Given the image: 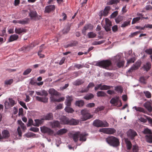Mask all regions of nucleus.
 <instances>
[{
    "label": "nucleus",
    "mask_w": 152,
    "mask_h": 152,
    "mask_svg": "<svg viewBox=\"0 0 152 152\" xmlns=\"http://www.w3.org/2000/svg\"><path fill=\"white\" fill-rule=\"evenodd\" d=\"M93 28V26L91 24H89L85 25L82 30V34L84 35H86V31L89 29L92 30Z\"/></svg>",
    "instance_id": "obj_10"
},
{
    "label": "nucleus",
    "mask_w": 152,
    "mask_h": 152,
    "mask_svg": "<svg viewBox=\"0 0 152 152\" xmlns=\"http://www.w3.org/2000/svg\"><path fill=\"white\" fill-rule=\"evenodd\" d=\"M40 129L42 133H47L49 135H52L54 133V131L53 130L46 126H42L40 127Z\"/></svg>",
    "instance_id": "obj_6"
},
{
    "label": "nucleus",
    "mask_w": 152,
    "mask_h": 152,
    "mask_svg": "<svg viewBox=\"0 0 152 152\" xmlns=\"http://www.w3.org/2000/svg\"><path fill=\"white\" fill-rule=\"evenodd\" d=\"M66 99L65 102V104L67 106H69L71 105V102L73 100L72 97L69 96L66 97Z\"/></svg>",
    "instance_id": "obj_22"
},
{
    "label": "nucleus",
    "mask_w": 152,
    "mask_h": 152,
    "mask_svg": "<svg viewBox=\"0 0 152 152\" xmlns=\"http://www.w3.org/2000/svg\"><path fill=\"white\" fill-rule=\"evenodd\" d=\"M99 131L107 134H113L116 132V130L114 128H108L100 129Z\"/></svg>",
    "instance_id": "obj_4"
},
{
    "label": "nucleus",
    "mask_w": 152,
    "mask_h": 152,
    "mask_svg": "<svg viewBox=\"0 0 152 152\" xmlns=\"http://www.w3.org/2000/svg\"><path fill=\"white\" fill-rule=\"evenodd\" d=\"M78 44V42L76 41H73L67 45V47L76 46Z\"/></svg>",
    "instance_id": "obj_38"
},
{
    "label": "nucleus",
    "mask_w": 152,
    "mask_h": 152,
    "mask_svg": "<svg viewBox=\"0 0 152 152\" xmlns=\"http://www.w3.org/2000/svg\"><path fill=\"white\" fill-rule=\"evenodd\" d=\"M112 87H113L112 86H110L106 85H102V84H101V88H100V90H107V89H110Z\"/></svg>",
    "instance_id": "obj_40"
},
{
    "label": "nucleus",
    "mask_w": 152,
    "mask_h": 152,
    "mask_svg": "<svg viewBox=\"0 0 152 152\" xmlns=\"http://www.w3.org/2000/svg\"><path fill=\"white\" fill-rule=\"evenodd\" d=\"M125 141L127 149L129 150H130L132 148V145L130 141L128 140V139H126L125 140Z\"/></svg>",
    "instance_id": "obj_26"
},
{
    "label": "nucleus",
    "mask_w": 152,
    "mask_h": 152,
    "mask_svg": "<svg viewBox=\"0 0 152 152\" xmlns=\"http://www.w3.org/2000/svg\"><path fill=\"white\" fill-rule=\"evenodd\" d=\"M84 82L82 80L77 79L73 83V84L75 86H79L83 84Z\"/></svg>",
    "instance_id": "obj_35"
},
{
    "label": "nucleus",
    "mask_w": 152,
    "mask_h": 152,
    "mask_svg": "<svg viewBox=\"0 0 152 152\" xmlns=\"http://www.w3.org/2000/svg\"><path fill=\"white\" fill-rule=\"evenodd\" d=\"M29 15L31 17V19L34 18V20H38L40 19L41 17V16H39L37 15L36 12L33 10H30L29 12Z\"/></svg>",
    "instance_id": "obj_7"
},
{
    "label": "nucleus",
    "mask_w": 152,
    "mask_h": 152,
    "mask_svg": "<svg viewBox=\"0 0 152 152\" xmlns=\"http://www.w3.org/2000/svg\"><path fill=\"white\" fill-rule=\"evenodd\" d=\"M141 32L140 31H137L135 32L132 33L129 36L130 37H132L135 36L137 35L139 33Z\"/></svg>",
    "instance_id": "obj_53"
},
{
    "label": "nucleus",
    "mask_w": 152,
    "mask_h": 152,
    "mask_svg": "<svg viewBox=\"0 0 152 152\" xmlns=\"http://www.w3.org/2000/svg\"><path fill=\"white\" fill-rule=\"evenodd\" d=\"M110 102L112 104L115 106H117L119 102L120 104L119 106H121L122 105V103L121 101L119 99V96H115L112 98L110 101Z\"/></svg>",
    "instance_id": "obj_8"
},
{
    "label": "nucleus",
    "mask_w": 152,
    "mask_h": 152,
    "mask_svg": "<svg viewBox=\"0 0 152 152\" xmlns=\"http://www.w3.org/2000/svg\"><path fill=\"white\" fill-rule=\"evenodd\" d=\"M143 133L145 134H149V135L152 134V132L151 130L148 128L145 129L144 130Z\"/></svg>",
    "instance_id": "obj_45"
},
{
    "label": "nucleus",
    "mask_w": 152,
    "mask_h": 152,
    "mask_svg": "<svg viewBox=\"0 0 152 152\" xmlns=\"http://www.w3.org/2000/svg\"><path fill=\"white\" fill-rule=\"evenodd\" d=\"M104 42V40H101L98 41H95L94 42L93 45H100L103 43Z\"/></svg>",
    "instance_id": "obj_57"
},
{
    "label": "nucleus",
    "mask_w": 152,
    "mask_h": 152,
    "mask_svg": "<svg viewBox=\"0 0 152 152\" xmlns=\"http://www.w3.org/2000/svg\"><path fill=\"white\" fill-rule=\"evenodd\" d=\"M36 93L37 95L42 96H47L48 94L47 92L44 90L39 92L36 91Z\"/></svg>",
    "instance_id": "obj_23"
},
{
    "label": "nucleus",
    "mask_w": 152,
    "mask_h": 152,
    "mask_svg": "<svg viewBox=\"0 0 152 152\" xmlns=\"http://www.w3.org/2000/svg\"><path fill=\"white\" fill-rule=\"evenodd\" d=\"M94 126L98 127H107L109 126L108 123L106 121H102L96 119L93 122Z\"/></svg>",
    "instance_id": "obj_3"
},
{
    "label": "nucleus",
    "mask_w": 152,
    "mask_h": 152,
    "mask_svg": "<svg viewBox=\"0 0 152 152\" xmlns=\"http://www.w3.org/2000/svg\"><path fill=\"white\" fill-rule=\"evenodd\" d=\"M144 107H145L149 112H151L152 111V107L150 102H145L144 104Z\"/></svg>",
    "instance_id": "obj_18"
},
{
    "label": "nucleus",
    "mask_w": 152,
    "mask_h": 152,
    "mask_svg": "<svg viewBox=\"0 0 152 152\" xmlns=\"http://www.w3.org/2000/svg\"><path fill=\"white\" fill-rule=\"evenodd\" d=\"M79 122L77 121L76 120L72 119L69 120V122L68 123L69 125H77L78 123Z\"/></svg>",
    "instance_id": "obj_31"
},
{
    "label": "nucleus",
    "mask_w": 152,
    "mask_h": 152,
    "mask_svg": "<svg viewBox=\"0 0 152 152\" xmlns=\"http://www.w3.org/2000/svg\"><path fill=\"white\" fill-rule=\"evenodd\" d=\"M15 32L16 34H20L22 33L26 32V30L25 29L23 28H16L15 30Z\"/></svg>",
    "instance_id": "obj_20"
},
{
    "label": "nucleus",
    "mask_w": 152,
    "mask_h": 152,
    "mask_svg": "<svg viewBox=\"0 0 152 152\" xmlns=\"http://www.w3.org/2000/svg\"><path fill=\"white\" fill-rule=\"evenodd\" d=\"M61 123L62 124H68L69 122V118L65 116H64L61 118Z\"/></svg>",
    "instance_id": "obj_17"
},
{
    "label": "nucleus",
    "mask_w": 152,
    "mask_h": 152,
    "mask_svg": "<svg viewBox=\"0 0 152 152\" xmlns=\"http://www.w3.org/2000/svg\"><path fill=\"white\" fill-rule=\"evenodd\" d=\"M139 150L138 146L137 145H133L132 148V152H138Z\"/></svg>",
    "instance_id": "obj_46"
},
{
    "label": "nucleus",
    "mask_w": 152,
    "mask_h": 152,
    "mask_svg": "<svg viewBox=\"0 0 152 152\" xmlns=\"http://www.w3.org/2000/svg\"><path fill=\"white\" fill-rule=\"evenodd\" d=\"M55 9V6L54 5H50L47 6L45 7V10H54Z\"/></svg>",
    "instance_id": "obj_59"
},
{
    "label": "nucleus",
    "mask_w": 152,
    "mask_h": 152,
    "mask_svg": "<svg viewBox=\"0 0 152 152\" xmlns=\"http://www.w3.org/2000/svg\"><path fill=\"white\" fill-rule=\"evenodd\" d=\"M105 25L104 26V28L106 31H109L111 30L112 23L107 18L105 19Z\"/></svg>",
    "instance_id": "obj_9"
},
{
    "label": "nucleus",
    "mask_w": 152,
    "mask_h": 152,
    "mask_svg": "<svg viewBox=\"0 0 152 152\" xmlns=\"http://www.w3.org/2000/svg\"><path fill=\"white\" fill-rule=\"evenodd\" d=\"M50 126L52 128H60L61 127L60 123L58 121L55 120L53 121L50 122Z\"/></svg>",
    "instance_id": "obj_11"
},
{
    "label": "nucleus",
    "mask_w": 152,
    "mask_h": 152,
    "mask_svg": "<svg viewBox=\"0 0 152 152\" xmlns=\"http://www.w3.org/2000/svg\"><path fill=\"white\" fill-rule=\"evenodd\" d=\"M75 104L76 106L79 107H82L84 105V102L82 100L77 101L75 102Z\"/></svg>",
    "instance_id": "obj_30"
},
{
    "label": "nucleus",
    "mask_w": 152,
    "mask_h": 152,
    "mask_svg": "<svg viewBox=\"0 0 152 152\" xmlns=\"http://www.w3.org/2000/svg\"><path fill=\"white\" fill-rule=\"evenodd\" d=\"M30 130L34 132H37L39 131V129L37 127H31L30 129Z\"/></svg>",
    "instance_id": "obj_61"
},
{
    "label": "nucleus",
    "mask_w": 152,
    "mask_h": 152,
    "mask_svg": "<svg viewBox=\"0 0 152 152\" xmlns=\"http://www.w3.org/2000/svg\"><path fill=\"white\" fill-rule=\"evenodd\" d=\"M140 19V17H137L133 18L132 22V24H133L137 23Z\"/></svg>",
    "instance_id": "obj_52"
},
{
    "label": "nucleus",
    "mask_w": 152,
    "mask_h": 152,
    "mask_svg": "<svg viewBox=\"0 0 152 152\" xmlns=\"http://www.w3.org/2000/svg\"><path fill=\"white\" fill-rule=\"evenodd\" d=\"M131 20H127L125 21L121 24V27L122 28L125 27L130 25Z\"/></svg>",
    "instance_id": "obj_41"
},
{
    "label": "nucleus",
    "mask_w": 152,
    "mask_h": 152,
    "mask_svg": "<svg viewBox=\"0 0 152 152\" xmlns=\"http://www.w3.org/2000/svg\"><path fill=\"white\" fill-rule=\"evenodd\" d=\"M20 104L24 108L26 109H27V107L26 106L25 103L23 102L20 101L19 102Z\"/></svg>",
    "instance_id": "obj_62"
},
{
    "label": "nucleus",
    "mask_w": 152,
    "mask_h": 152,
    "mask_svg": "<svg viewBox=\"0 0 152 152\" xmlns=\"http://www.w3.org/2000/svg\"><path fill=\"white\" fill-rule=\"evenodd\" d=\"M80 133L77 132L75 134H72V137L73 140L75 142H77L78 140L79 137H80Z\"/></svg>",
    "instance_id": "obj_19"
},
{
    "label": "nucleus",
    "mask_w": 152,
    "mask_h": 152,
    "mask_svg": "<svg viewBox=\"0 0 152 152\" xmlns=\"http://www.w3.org/2000/svg\"><path fill=\"white\" fill-rule=\"evenodd\" d=\"M29 18H25L19 20V24L24 25L28 24L29 21Z\"/></svg>",
    "instance_id": "obj_25"
},
{
    "label": "nucleus",
    "mask_w": 152,
    "mask_h": 152,
    "mask_svg": "<svg viewBox=\"0 0 152 152\" xmlns=\"http://www.w3.org/2000/svg\"><path fill=\"white\" fill-rule=\"evenodd\" d=\"M106 140L109 144L113 146H117L119 144L118 139L113 136H111L107 138Z\"/></svg>",
    "instance_id": "obj_1"
},
{
    "label": "nucleus",
    "mask_w": 152,
    "mask_h": 152,
    "mask_svg": "<svg viewBox=\"0 0 152 152\" xmlns=\"http://www.w3.org/2000/svg\"><path fill=\"white\" fill-rule=\"evenodd\" d=\"M67 130L65 129H62L58 130L56 132V134L58 135H61L66 133Z\"/></svg>",
    "instance_id": "obj_28"
},
{
    "label": "nucleus",
    "mask_w": 152,
    "mask_h": 152,
    "mask_svg": "<svg viewBox=\"0 0 152 152\" xmlns=\"http://www.w3.org/2000/svg\"><path fill=\"white\" fill-rule=\"evenodd\" d=\"M32 71L31 69L28 68L23 73V75H26L29 74Z\"/></svg>",
    "instance_id": "obj_55"
},
{
    "label": "nucleus",
    "mask_w": 152,
    "mask_h": 152,
    "mask_svg": "<svg viewBox=\"0 0 152 152\" xmlns=\"http://www.w3.org/2000/svg\"><path fill=\"white\" fill-rule=\"evenodd\" d=\"M18 38V36L16 34L11 35L8 40L7 42L8 43L16 40Z\"/></svg>",
    "instance_id": "obj_16"
},
{
    "label": "nucleus",
    "mask_w": 152,
    "mask_h": 152,
    "mask_svg": "<svg viewBox=\"0 0 152 152\" xmlns=\"http://www.w3.org/2000/svg\"><path fill=\"white\" fill-rule=\"evenodd\" d=\"M119 1V0H109L107 4L108 5H112L113 4H116Z\"/></svg>",
    "instance_id": "obj_44"
},
{
    "label": "nucleus",
    "mask_w": 152,
    "mask_h": 152,
    "mask_svg": "<svg viewBox=\"0 0 152 152\" xmlns=\"http://www.w3.org/2000/svg\"><path fill=\"white\" fill-rule=\"evenodd\" d=\"M115 90L118 92L121 93L123 91V89L121 86H117L115 88Z\"/></svg>",
    "instance_id": "obj_47"
},
{
    "label": "nucleus",
    "mask_w": 152,
    "mask_h": 152,
    "mask_svg": "<svg viewBox=\"0 0 152 152\" xmlns=\"http://www.w3.org/2000/svg\"><path fill=\"white\" fill-rule=\"evenodd\" d=\"M124 61H120L117 63H116L117 66L119 68H120L121 66H123L124 64Z\"/></svg>",
    "instance_id": "obj_51"
},
{
    "label": "nucleus",
    "mask_w": 152,
    "mask_h": 152,
    "mask_svg": "<svg viewBox=\"0 0 152 152\" xmlns=\"http://www.w3.org/2000/svg\"><path fill=\"white\" fill-rule=\"evenodd\" d=\"M118 13L117 11L114 12L111 14L110 16V17L111 18H113L115 17L118 15Z\"/></svg>",
    "instance_id": "obj_64"
},
{
    "label": "nucleus",
    "mask_w": 152,
    "mask_h": 152,
    "mask_svg": "<svg viewBox=\"0 0 152 152\" xmlns=\"http://www.w3.org/2000/svg\"><path fill=\"white\" fill-rule=\"evenodd\" d=\"M94 97V95L91 93L87 94L84 97V99L87 100H89L92 99Z\"/></svg>",
    "instance_id": "obj_36"
},
{
    "label": "nucleus",
    "mask_w": 152,
    "mask_h": 152,
    "mask_svg": "<svg viewBox=\"0 0 152 152\" xmlns=\"http://www.w3.org/2000/svg\"><path fill=\"white\" fill-rule=\"evenodd\" d=\"M48 92L49 94L51 95L57 96L58 95V93L53 88L49 89Z\"/></svg>",
    "instance_id": "obj_27"
},
{
    "label": "nucleus",
    "mask_w": 152,
    "mask_h": 152,
    "mask_svg": "<svg viewBox=\"0 0 152 152\" xmlns=\"http://www.w3.org/2000/svg\"><path fill=\"white\" fill-rule=\"evenodd\" d=\"M47 96H43L42 97H39V96H36V100L38 101L43 102L44 103H46L48 102V98Z\"/></svg>",
    "instance_id": "obj_14"
},
{
    "label": "nucleus",
    "mask_w": 152,
    "mask_h": 152,
    "mask_svg": "<svg viewBox=\"0 0 152 152\" xmlns=\"http://www.w3.org/2000/svg\"><path fill=\"white\" fill-rule=\"evenodd\" d=\"M127 134L128 136L132 140L134 139V137L137 135L136 132L131 129H129L128 131Z\"/></svg>",
    "instance_id": "obj_13"
},
{
    "label": "nucleus",
    "mask_w": 152,
    "mask_h": 152,
    "mask_svg": "<svg viewBox=\"0 0 152 152\" xmlns=\"http://www.w3.org/2000/svg\"><path fill=\"white\" fill-rule=\"evenodd\" d=\"M144 94L146 98H150L151 97V94L150 92L148 91H144Z\"/></svg>",
    "instance_id": "obj_48"
},
{
    "label": "nucleus",
    "mask_w": 152,
    "mask_h": 152,
    "mask_svg": "<svg viewBox=\"0 0 152 152\" xmlns=\"http://www.w3.org/2000/svg\"><path fill=\"white\" fill-rule=\"evenodd\" d=\"M151 66V63L150 62H147L143 66V68L145 70L148 72L149 71Z\"/></svg>",
    "instance_id": "obj_29"
},
{
    "label": "nucleus",
    "mask_w": 152,
    "mask_h": 152,
    "mask_svg": "<svg viewBox=\"0 0 152 152\" xmlns=\"http://www.w3.org/2000/svg\"><path fill=\"white\" fill-rule=\"evenodd\" d=\"M43 119L44 120L51 121L53 119V114L51 113H49L43 116Z\"/></svg>",
    "instance_id": "obj_12"
},
{
    "label": "nucleus",
    "mask_w": 152,
    "mask_h": 152,
    "mask_svg": "<svg viewBox=\"0 0 152 152\" xmlns=\"http://www.w3.org/2000/svg\"><path fill=\"white\" fill-rule=\"evenodd\" d=\"M81 114L82 115L83 121H86L87 119L92 118V115H90L88 111L85 110H83L81 111Z\"/></svg>",
    "instance_id": "obj_5"
},
{
    "label": "nucleus",
    "mask_w": 152,
    "mask_h": 152,
    "mask_svg": "<svg viewBox=\"0 0 152 152\" xmlns=\"http://www.w3.org/2000/svg\"><path fill=\"white\" fill-rule=\"evenodd\" d=\"M35 123L34 126H39L40 125L42 124L44 122V120L43 118H42L41 119H35L34 120Z\"/></svg>",
    "instance_id": "obj_21"
},
{
    "label": "nucleus",
    "mask_w": 152,
    "mask_h": 152,
    "mask_svg": "<svg viewBox=\"0 0 152 152\" xmlns=\"http://www.w3.org/2000/svg\"><path fill=\"white\" fill-rule=\"evenodd\" d=\"M96 36V34L93 31L89 32L87 34V36L89 38H94Z\"/></svg>",
    "instance_id": "obj_33"
},
{
    "label": "nucleus",
    "mask_w": 152,
    "mask_h": 152,
    "mask_svg": "<svg viewBox=\"0 0 152 152\" xmlns=\"http://www.w3.org/2000/svg\"><path fill=\"white\" fill-rule=\"evenodd\" d=\"M145 51L147 54H152V49L151 48H149L148 49H146Z\"/></svg>",
    "instance_id": "obj_60"
},
{
    "label": "nucleus",
    "mask_w": 152,
    "mask_h": 152,
    "mask_svg": "<svg viewBox=\"0 0 152 152\" xmlns=\"http://www.w3.org/2000/svg\"><path fill=\"white\" fill-rule=\"evenodd\" d=\"M13 81V80L12 79H10L5 80V83L6 85H10L12 83Z\"/></svg>",
    "instance_id": "obj_58"
},
{
    "label": "nucleus",
    "mask_w": 152,
    "mask_h": 152,
    "mask_svg": "<svg viewBox=\"0 0 152 152\" xmlns=\"http://www.w3.org/2000/svg\"><path fill=\"white\" fill-rule=\"evenodd\" d=\"M108 10H104L103 12V10L100 11L99 12V15L100 16H107L108 13Z\"/></svg>",
    "instance_id": "obj_42"
},
{
    "label": "nucleus",
    "mask_w": 152,
    "mask_h": 152,
    "mask_svg": "<svg viewBox=\"0 0 152 152\" xmlns=\"http://www.w3.org/2000/svg\"><path fill=\"white\" fill-rule=\"evenodd\" d=\"M64 110L66 112L68 113H72L74 111L72 108L67 106L65 108Z\"/></svg>",
    "instance_id": "obj_43"
},
{
    "label": "nucleus",
    "mask_w": 152,
    "mask_h": 152,
    "mask_svg": "<svg viewBox=\"0 0 152 152\" xmlns=\"http://www.w3.org/2000/svg\"><path fill=\"white\" fill-rule=\"evenodd\" d=\"M133 108H134L137 111L141 112L144 113H145L146 112V111L142 107L135 106L133 107Z\"/></svg>",
    "instance_id": "obj_34"
},
{
    "label": "nucleus",
    "mask_w": 152,
    "mask_h": 152,
    "mask_svg": "<svg viewBox=\"0 0 152 152\" xmlns=\"http://www.w3.org/2000/svg\"><path fill=\"white\" fill-rule=\"evenodd\" d=\"M34 123H33V121L31 118H29L28 120V124H27L28 126H30L32 125L34 126Z\"/></svg>",
    "instance_id": "obj_56"
},
{
    "label": "nucleus",
    "mask_w": 152,
    "mask_h": 152,
    "mask_svg": "<svg viewBox=\"0 0 152 152\" xmlns=\"http://www.w3.org/2000/svg\"><path fill=\"white\" fill-rule=\"evenodd\" d=\"M87 134H80V140L85 141L86 140V136H87Z\"/></svg>",
    "instance_id": "obj_39"
},
{
    "label": "nucleus",
    "mask_w": 152,
    "mask_h": 152,
    "mask_svg": "<svg viewBox=\"0 0 152 152\" xmlns=\"http://www.w3.org/2000/svg\"><path fill=\"white\" fill-rule=\"evenodd\" d=\"M140 64L139 62H136L135 65H133L128 71V72H131L134 70L137 69L140 66Z\"/></svg>",
    "instance_id": "obj_15"
},
{
    "label": "nucleus",
    "mask_w": 152,
    "mask_h": 152,
    "mask_svg": "<svg viewBox=\"0 0 152 152\" xmlns=\"http://www.w3.org/2000/svg\"><path fill=\"white\" fill-rule=\"evenodd\" d=\"M123 18L121 17H118L115 19V21L116 23H118L123 20Z\"/></svg>",
    "instance_id": "obj_63"
},
{
    "label": "nucleus",
    "mask_w": 152,
    "mask_h": 152,
    "mask_svg": "<svg viewBox=\"0 0 152 152\" xmlns=\"http://www.w3.org/2000/svg\"><path fill=\"white\" fill-rule=\"evenodd\" d=\"M9 101L10 107H13L16 104L15 101L12 98H9Z\"/></svg>",
    "instance_id": "obj_50"
},
{
    "label": "nucleus",
    "mask_w": 152,
    "mask_h": 152,
    "mask_svg": "<svg viewBox=\"0 0 152 152\" xmlns=\"http://www.w3.org/2000/svg\"><path fill=\"white\" fill-rule=\"evenodd\" d=\"M96 94L98 97H104L107 96L106 94L104 91H98Z\"/></svg>",
    "instance_id": "obj_37"
},
{
    "label": "nucleus",
    "mask_w": 152,
    "mask_h": 152,
    "mask_svg": "<svg viewBox=\"0 0 152 152\" xmlns=\"http://www.w3.org/2000/svg\"><path fill=\"white\" fill-rule=\"evenodd\" d=\"M121 56L119 55H117L113 59V61L116 63L120 61Z\"/></svg>",
    "instance_id": "obj_49"
},
{
    "label": "nucleus",
    "mask_w": 152,
    "mask_h": 152,
    "mask_svg": "<svg viewBox=\"0 0 152 152\" xmlns=\"http://www.w3.org/2000/svg\"><path fill=\"white\" fill-rule=\"evenodd\" d=\"M145 137L147 142L149 143H152V135H146L145 136Z\"/></svg>",
    "instance_id": "obj_32"
},
{
    "label": "nucleus",
    "mask_w": 152,
    "mask_h": 152,
    "mask_svg": "<svg viewBox=\"0 0 152 152\" xmlns=\"http://www.w3.org/2000/svg\"><path fill=\"white\" fill-rule=\"evenodd\" d=\"M74 67L78 69H79L83 68L84 66L83 65H82L80 64H75L74 65Z\"/></svg>",
    "instance_id": "obj_54"
},
{
    "label": "nucleus",
    "mask_w": 152,
    "mask_h": 152,
    "mask_svg": "<svg viewBox=\"0 0 152 152\" xmlns=\"http://www.w3.org/2000/svg\"><path fill=\"white\" fill-rule=\"evenodd\" d=\"M111 61L109 60L101 61L97 62L96 65L100 67L106 69L111 65Z\"/></svg>",
    "instance_id": "obj_2"
},
{
    "label": "nucleus",
    "mask_w": 152,
    "mask_h": 152,
    "mask_svg": "<svg viewBox=\"0 0 152 152\" xmlns=\"http://www.w3.org/2000/svg\"><path fill=\"white\" fill-rule=\"evenodd\" d=\"M149 77V76H146L145 77L142 76L140 78L139 81L140 82L143 84H146V80Z\"/></svg>",
    "instance_id": "obj_24"
}]
</instances>
